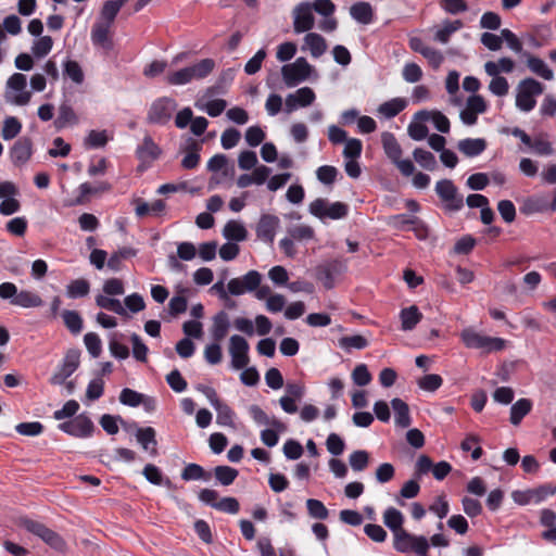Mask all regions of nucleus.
Returning a JSON list of instances; mask_svg holds the SVG:
<instances>
[{
	"mask_svg": "<svg viewBox=\"0 0 556 556\" xmlns=\"http://www.w3.org/2000/svg\"><path fill=\"white\" fill-rule=\"evenodd\" d=\"M362 141L356 138H350L344 142L342 154L345 159H358L362 154Z\"/></svg>",
	"mask_w": 556,
	"mask_h": 556,
	"instance_id": "774afa93",
	"label": "nucleus"
},
{
	"mask_svg": "<svg viewBox=\"0 0 556 556\" xmlns=\"http://www.w3.org/2000/svg\"><path fill=\"white\" fill-rule=\"evenodd\" d=\"M13 305L24 308L38 307L42 305V300L35 292L22 290L17 292V295L13 299Z\"/></svg>",
	"mask_w": 556,
	"mask_h": 556,
	"instance_id": "79ce46f5",
	"label": "nucleus"
},
{
	"mask_svg": "<svg viewBox=\"0 0 556 556\" xmlns=\"http://www.w3.org/2000/svg\"><path fill=\"white\" fill-rule=\"evenodd\" d=\"M136 153L142 162H151L160 156L161 149L150 136H146L142 143L137 148Z\"/></svg>",
	"mask_w": 556,
	"mask_h": 556,
	"instance_id": "bb28decb",
	"label": "nucleus"
},
{
	"mask_svg": "<svg viewBox=\"0 0 556 556\" xmlns=\"http://www.w3.org/2000/svg\"><path fill=\"white\" fill-rule=\"evenodd\" d=\"M213 408L216 410V422L223 427H235V412L224 402L218 401Z\"/></svg>",
	"mask_w": 556,
	"mask_h": 556,
	"instance_id": "ea45409f",
	"label": "nucleus"
},
{
	"mask_svg": "<svg viewBox=\"0 0 556 556\" xmlns=\"http://www.w3.org/2000/svg\"><path fill=\"white\" fill-rule=\"evenodd\" d=\"M136 439L141 447L149 452L151 455L155 456L157 454V441H156V432L152 427L138 428L136 433Z\"/></svg>",
	"mask_w": 556,
	"mask_h": 556,
	"instance_id": "412c9836",
	"label": "nucleus"
},
{
	"mask_svg": "<svg viewBox=\"0 0 556 556\" xmlns=\"http://www.w3.org/2000/svg\"><path fill=\"white\" fill-rule=\"evenodd\" d=\"M308 212L320 220L341 219L349 213V206L343 202L330 203L327 199L317 198L308 205Z\"/></svg>",
	"mask_w": 556,
	"mask_h": 556,
	"instance_id": "423d86ee",
	"label": "nucleus"
},
{
	"mask_svg": "<svg viewBox=\"0 0 556 556\" xmlns=\"http://www.w3.org/2000/svg\"><path fill=\"white\" fill-rule=\"evenodd\" d=\"M435 192L444 203V207L448 211L457 212L464 206L463 195L454 182L450 179H442L435 184Z\"/></svg>",
	"mask_w": 556,
	"mask_h": 556,
	"instance_id": "9b49d317",
	"label": "nucleus"
},
{
	"mask_svg": "<svg viewBox=\"0 0 556 556\" xmlns=\"http://www.w3.org/2000/svg\"><path fill=\"white\" fill-rule=\"evenodd\" d=\"M544 92V85L532 77L521 79L516 87V108L523 112H531L536 105V97Z\"/></svg>",
	"mask_w": 556,
	"mask_h": 556,
	"instance_id": "f03ea898",
	"label": "nucleus"
},
{
	"mask_svg": "<svg viewBox=\"0 0 556 556\" xmlns=\"http://www.w3.org/2000/svg\"><path fill=\"white\" fill-rule=\"evenodd\" d=\"M458 150L468 157L480 155L486 148V142L482 138H466L457 143Z\"/></svg>",
	"mask_w": 556,
	"mask_h": 556,
	"instance_id": "a878e982",
	"label": "nucleus"
},
{
	"mask_svg": "<svg viewBox=\"0 0 556 556\" xmlns=\"http://www.w3.org/2000/svg\"><path fill=\"white\" fill-rule=\"evenodd\" d=\"M463 22L460 20L455 21H444L442 26L437 29L434 34V40L440 43H447L451 36L463 28Z\"/></svg>",
	"mask_w": 556,
	"mask_h": 556,
	"instance_id": "4c0bfd02",
	"label": "nucleus"
},
{
	"mask_svg": "<svg viewBox=\"0 0 556 556\" xmlns=\"http://www.w3.org/2000/svg\"><path fill=\"white\" fill-rule=\"evenodd\" d=\"M63 73L66 77H68L72 81H74L77 85H80L84 83L85 75L81 70V66L78 62L73 60H67L63 64Z\"/></svg>",
	"mask_w": 556,
	"mask_h": 556,
	"instance_id": "3c124183",
	"label": "nucleus"
},
{
	"mask_svg": "<svg viewBox=\"0 0 556 556\" xmlns=\"http://www.w3.org/2000/svg\"><path fill=\"white\" fill-rule=\"evenodd\" d=\"M239 471L230 466H216L214 468V476L217 482L224 486H228L237 479Z\"/></svg>",
	"mask_w": 556,
	"mask_h": 556,
	"instance_id": "c03bdc74",
	"label": "nucleus"
},
{
	"mask_svg": "<svg viewBox=\"0 0 556 556\" xmlns=\"http://www.w3.org/2000/svg\"><path fill=\"white\" fill-rule=\"evenodd\" d=\"M31 156V141L27 138L17 140L11 149V159L15 165H24Z\"/></svg>",
	"mask_w": 556,
	"mask_h": 556,
	"instance_id": "5701e85b",
	"label": "nucleus"
},
{
	"mask_svg": "<svg viewBox=\"0 0 556 556\" xmlns=\"http://www.w3.org/2000/svg\"><path fill=\"white\" fill-rule=\"evenodd\" d=\"M109 138L105 130H91L85 139V144L90 149L102 148Z\"/></svg>",
	"mask_w": 556,
	"mask_h": 556,
	"instance_id": "69168bd1",
	"label": "nucleus"
},
{
	"mask_svg": "<svg viewBox=\"0 0 556 556\" xmlns=\"http://www.w3.org/2000/svg\"><path fill=\"white\" fill-rule=\"evenodd\" d=\"M94 300L97 306H99L100 308L112 311L117 315H126V308L117 299H113L112 296L104 294H98Z\"/></svg>",
	"mask_w": 556,
	"mask_h": 556,
	"instance_id": "37998d69",
	"label": "nucleus"
},
{
	"mask_svg": "<svg viewBox=\"0 0 556 556\" xmlns=\"http://www.w3.org/2000/svg\"><path fill=\"white\" fill-rule=\"evenodd\" d=\"M62 317L65 326L72 333L76 334L81 331L83 319L76 311H64Z\"/></svg>",
	"mask_w": 556,
	"mask_h": 556,
	"instance_id": "bf43d9fd",
	"label": "nucleus"
},
{
	"mask_svg": "<svg viewBox=\"0 0 556 556\" xmlns=\"http://www.w3.org/2000/svg\"><path fill=\"white\" fill-rule=\"evenodd\" d=\"M18 194V189L11 181L0 182V214L9 216L20 211L21 204L15 199Z\"/></svg>",
	"mask_w": 556,
	"mask_h": 556,
	"instance_id": "f3484780",
	"label": "nucleus"
},
{
	"mask_svg": "<svg viewBox=\"0 0 556 556\" xmlns=\"http://www.w3.org/2000/svg\"><path fill=\"white\" fill-rule=\"evenodd\" d=\"M249 343L239 334H233L229 339L228 352L231 357V366L235 369H243L249 364Z\"/></svg>",
	"mask_w": 556,
	"mask_h": 556,
	"instance_id": "ddd939ff",
	"label": "nucleus"
},
{
	"mask_svg": "<svg viewBox=\"0 0 556 556\" xmlns=\"http://www.w3.org/2000/svg\"><path fill=\"white\" fill-rule=\"evenodd\" d=\"M181 478L186 481L190 480H204L207 481L211 478V473L206 472L202 466L198 464H188L182 472Z\"/></svg>",
	"mask_w": 556,
	"mask_h": 556,
	"instance_id": "de8ad7c7",
	"label": "nucleus"
},
{
	"mask_svg": "<svg viewBox=\"0 0 556 556\" xmlns=\"http://www.w3.org/2000/svg\"><path fill=\"white\" fill-rule=\"evenodd\" d=\"M90 291V283L86 279H75L66 287V295L71 299L86 296Z\"/></svg>",
	"mask_w": 556,
	"mask_h": 556,
	"instance_id": "49530a36",
	"label": "nucleus"
},
{
	"mask_svg": "<svg viewBox=\"0 0 556 556\" xmlns=\"http://www.w3.org/2000/svg\"><path fill=\"white\" fill-rule=\"evenodd\" d=\"M406 101L402 98H394L381 103L377 113L384 118H393L406 108Z\"/></svg>",
	"mask_w": 556,
	"mask_h": 556,
	"instance_id": "2f4dec72",
	"label": "nucleus"
},
{
	"mask_svg": "<svg viewBox=\"0 0 556 556\" xmlns=\"http://www.w3.org/2000/svg\"><path fill=\"white\" fill-rule=\"evenodd\" d=\"M393 546L400 553L407 554L413 552L417 556H428L430 548L429 540L426 536L415 535L406 530L396 534Z\"/></svg>",
	"mask_w": 556,
	"mask_h": 556,
	"instance_id": "0eeeda50",
	"label": "nucleus"
},
{
	"mask_svg": "<svg viewBox=\"0 0 556 556\" xmlns=\"http://www.w3.org/2000/svg\"><path fill=\"white\" fill-rule=\"evenodd\" d=\"M556 488L551 489L549 486L542 485L536 489H529V490H516L511 493L513 501L518 505H528L531 503L539 504L543 502L545 498H547L549 495L555 494Z\"/></svg>",
	"mask_w": 556,
	"mask_h": 556,
	"instance_id": "dca6fc26",
	"label": "nucleus"
},
{
	"mask_svg": "<svg viewBox=\"0 0 556 556\" xmlns=\"http://www.w3.org/2000/svg\"><path fill=\"white\" fill-rule=\"evenodd\" d=\"M381 142L386 155L393 162L402 156V148L392 132L386 131L381 135Z\"/></svg>",
	"mask_w": 556,
	"mask_h": 556,
	"instance_id": "e433bc0d",
	"label": "nucleus"
},
{
	"mask_svg": "<svg viewBox=\"0 0 556 556\" xmlns=\"http://www.w3.org/2000/svg\"><path fill=\"white\" fill-rule=\"evenodd\" d=\"M491 77L492 79L489 84V91L496 97H505L509 91L508 80L501 75Z\"/></svg>",
	"mask_w": 556,
	"mask_h": 556,
	"instance_id": "052dcab7",
	"label": "nucleus"
},
{
	"mask_svg": "<svg viewBox=\"0 0 556 556\" xmlns=\"http://www.w3.org/2000/svg\"><path fill=\"white\" fill-rule=\"evenodd\" d=\"M422 314L419 312V308L416 305H412L401 309L400 319H401V329L403 331L413 330L417 324L421 320Z\"/></svg>",
	"mask_w": 556,
	"mask_h": 556,
	"instance_id": "c85d7f7f",
	"label": "nucleus"
},
{
	"mask_svg": "<svg viewBox=\"0 0 556 556\" xmlns=\"http://www.w3.org/2000/svg\"><path fill=\"white\" fill-rule=\"evenodd\" d=\"M532 402L529 399H519L510 407L509 421L518 426L521 420L531 412Z\"/></svg>",
	"mask_w": 556,
	"mask_h": 556,
	"instance_id": "f704fd0d",
	"label": "nucleus"
},
{
	"mask_svg": "<svg viewBox=\"0 0 556 556\" xmlns=\"http://www.w3.org/2000/svg\"><path fill=\"white\" fill-rule=\"evenodd\" d=\"M247 235L248 231L243 224L237 220H229L223 229V236L227 240L243 241L247 239Z\"/></svg>",
	"mask_w": 556,
	"mask_h": 556,
	"instance_id": "a19ab883",
	"label": "nucleus"
},
{
	"mask_svg": "<svg viewBox=\"0 0 556 556\" xmlns=\"http://www.w3.org/2000/svg\"><path fill=\"white\" fill-rule=\"evenodd\" d=\"M391 406L394 410L395 424L401 428H407L412 422L408 405L403 400L395 397L391 401Z\"/></svg>",
	"mask_w": 556,
	"mask_h": 556,
	"instance_id": "473e14b6",
	"label": "nucleus"
},
{
	"mask_svg": "<svg viewBox=\"0 0 556 556\" xmlns=\"http://www.w3.org/2000/svg\"><path fill=\"white\" fill-rule=\"evenodd\" d=\"M529 148L541 156H549L554 153L552 143L543 135L534 137Z\"/></svg>",
	"mask_w": 556,
	"mask_h": 556,
	"instance_id": "4d7b16f0",
	"label": "nucleus"
},
{
	"mask_svg": "<svg viewBox=\"0 0 556 556\" xmlns=\"http://www.w3.org/2000/svg\"><path fill=\"white\" fill-rule=\"evenodd\" d=\"M84 342L87 351L93 358L100 356L102 351V342L96 332H87L84 337Z\"/></svg>",
	"mask_w": 556,
	"mask_h": 556,
	"instance_id": "0e129e2a",
	"label": "nucleus"
},
{
	"mask_svg": "<svg viewBox=\"0 0 556 556\" xmlns=\"http://www.w3.org/2000/svg\"><path fill=\"white\" fill-rule=\"evenodd\" d=\"M314 67L305 58H298L293 63L282 66L281 75L287 87H295L305 81L312 74Z\"/></svg>",
	"mask_w": 556,
	"mask_h": 556,
	"instance_id": "9d476101",
	"label": "nucleus"
},
{
	"mask_svg": "<svg viewBox=\"0 0 556 556\" xmlns=\"http://www.w3.org/2000/svg\"><path fill=\"white\" fill-rule=\"evenodd\" d=\"M293 31L295 34L308 33L315 26V16L311 1H302L292 9Z\"/></svg>",
	"mask_w": 556,
	"mask_h": 556,
	"instance_id": "f8f14e48",
	"label": "nucleus"
},
{
	"mask_svg": "<svg viewBox=\"0 0 556 556\" xmlns=\"http://www.w3.org/2000/svg\"><path fill=\"white\" fill-rule=\"evenodd\" d=\"M417 219V216L407 214H397L388 217L387 224L396 230H408Z\"/></svg>",
	"mask_w": 556,
	"mask_h": 556,
	"instance_id": "8fccbe9b",
	"label": "nucleus"
},
{
	"mask_svg": "<svg viewBox=\"0 0 556 556\" xmlns=\"http://www.w3.org/2000/svg\"><path fill=\"white\" fill-rule=\"evenodd\" d=\"M53 46L52 38L50 36H43L37 39L33 47L31 52L37 58H43L51 51Z\"/></svg>",
	"mask_w": 556,
	"mask_h": 556,
	"instance_id": "338daca9",
	"label": "nucleus"
},
{
	"mask_svg": "<svg viewBox=\"0 0 556 556\" xmlns=\"http://www.w3.org/2000/svg\"><path fill=\"white\" fill-rule=\"evenodd\" d=\"M80 352L78 350H70L59 366L58 370L50 378V382L55 386L65 383L79 366Z\"/></svg>",
	"mask_w": 556,
	"mask_h": 556,
	"instance_id": "2eb2a0df",
	"label": "nucleus"
},
{
	"mask_svg": "<svg viewBox=\"0 0 556 556\" xmlns=\"http://www.w3.org/2000/svg\"><path fill=\"white\" fill-rule=\"evenodd\" d=\"M348 269L346 261L334 258L319 264L316 269V279L323 283L326 289H332L340 276Z\"/></svg>",
	"mask_w": 556,
	"mask_h": 556,
	"instance_id": "6e6552de",
	"label": "nucleus"
},
{
	"mask_svg": "<svg viewBox=\"0 0 556 556\" xmlns=\"http://www.w3.org/2000/svg\"><path fill=\"white\" fill-rule=\"evenodd\" d=\"M215 67V60L211 58L201 59L193 64L168 73L166 83L170 86H185L194 80H203L214 72Z\"/></svg>",
	"mask_w": 556,
	"mask_h": 556,
	"instance_id": "f257e3e1",
	"label": "nucleus"
},
{
	"mask_svg": "<svg viewBox=\"0 0 556 556\" xmlns=\"http://www.w3.org/2000/svg\"><path fill=\"white\" fill-rule=\"evenodd\" d=\"M5 101L14 105H26L29 103L31 92L27 90V78L24 74L14 73L7 81Z\"/></svg>",
	"mask_w": 556,
	"mask_h": 556,
	"instance_id": "39448f33",
	"label": "nucleus"
},
{
	"mask_svg": "<svg viewBox=\"0 0 556 556\" xmlns=\"http://www.w3.org/2000/svg\"><path fill=\"white\" fill-rule=\"evenodd\" d=\"M59 429L75 438H88L91 437L94 425L86 414H80L68 421L60 424Z\"/></svg>",
	"mask_w": 556,
	"mask_h": 556,
	"instance_id": "4468645a",
	"label": "nucleus"
},
{
	"mask_svg": "<svg viewBox=\"0 0 556 556\" xmlns=\"http://www.w3.org/2000/svg\"><path fill=\"white\" fill-rule=\"evenodd\" d=\"M22 130L21 122L14 116H8L3 121L1 136L4 140H12Z\"/></svg>",
	"mask_w": 556,
	"mask_h": 556,
	"instance_id": "603ef678",
	"label": "nucleus"
},
{
	"mask_svg": "<svg viewBox=\"0 0 556 556\" xmlns=\"http://www.w3.org/2000/svg\"><path fill=\"white\" fill-rule=\"evenodd\" d=\"M368 345V341L361 334L342 337L339 339V346L345 351L352 349L363 350Z\"/></svg>",
	"mask_w": 556,
	"mask_h": 556,
	"instance_id": "6e6d98bb",
	"label": "nucleus"
},
{
	"mask_svg": "<svg viewBox=\"0 0 556 556\" xmlns=\"http://www.w3.org/2000/svg\"><path fill=\"white\" fill-rule=\"evenodd\" d=\"M288 235L294 241H308L314 238L315 231L311 226L301 224L289 227Z\"/></svg>",
	"mask_w": 556,
	"mask_h": 556,
	"instance_id": "864d4df0",
	"label": "nucleus"
},
{
	"mask_svg": "<svg viewBox=\"0 0 556 556\" xmlns=\"http://www.w3.org/2000/svg\"><path fill=\"white\" fill-rule=\"evenodd\" d=\"M316 94L311 87H302L293 93H289L285 101V111L292 113L300 108H306L314 103Z\"/></svg>",
	"mask_w": 556,
	"mask_h": 556,
	"instance_id": "a211bd4d",
	"label": "nucleus"
},
{
	"mask_svg": "<svg viewBox=\"0 0 556 556\" xmlns=\"http://www.w3.org/2000/svg\"><path fill=\"white\" fill-rule=\"evenodd\" d=\"M484 72L489 76H497L501 73L509 74L515 68V62L510 58L503 56L498 59L496 62L488 61L483 65Z\"/></svg>",
	"mask_w": 556,
	"mask_h": 556,
	"instance_id": "cd10ccee",
	"label": "nucleus"
},
{
	"mask_svg": "<svg viewBox=\"0 0 556 556\" xmlns=\"http://www.w3.org/2000/svg\"><path fill=\"white\" fill-rule=\"evenodd\" d=\"M414 160L425 169L434 170L437 168L435 156L421 148H416L413 152Z\"/></svg>",
	"mask_w": 556,
	"mask_h": 556,
	"instance_id": "09e8293b",
	"label": "nucleus"
},
{
	"mask_svg": "<svg viewBox=\"0 0 556 556\" xmlns=\"http://www.w3.org/2000/svg\"><path fill=\"white\" fill-rule=\"evenodd\" d=\"M77 122L78 118L73 108L67 102H63L59 106L58 117L54 121V126L58 129H62L68 125H75Z\"/></svg>",
	"mask_w": 556,
	"mask_h": 556,
	"instance_id": "c9c22d12",
	"label": "nucleus"
},
{
	"mask_svg": "<svg viewBox=\"0 0 556 556\" xmlns=\"http://www.w3.org/2000/svg\"><path fill=\"white\" fill-rule=\"evenodd\" d=\"M249 414L257 425H270L275 428H282V424L278 419H270L258 405H251L249 407Z\"/></svg>",
	"mask_w": 556,
	"mask_h": 556,
	"instance_id": "a18cd8bd",
	"label": "nucleus"
},
{
	"mask_svg": "<svg viewBox=\"0 0 556 556\" xmlns=\"http://www.w3.org/2000/svg\"><path fill=\"white\" fill-rule=\"evenodd\" d=\"M119 402L130 407H137L141 404L153 405L154 401L150 397H146L142 393H139L132 389L124 388L119 394Z\"/></svg>",
	"mask_w": 556,
	"mask_h": 556,
	"instance_id": "7c9ffc66",
	"label": "nucleus"
},
{
	"mask_svg": "<svg viewBox=\"0 0 556 556\" xmlns=\"http://www.w3.org/2000/svg\"><path fill=\"white\" fill-rule=\"evenodd\" d=\"M523 56L526 58V65L532 74L541 77L544 80L549 81L554 79L555 75L553 70L543 59L530 53H523Z\"/></svg>",
	"mask_w": 556,
	"mask_h": 556,
	"instance_id": "aec40b11",
	"label": "nucleus"
},
{
	"mask_svg": "<svg viewBox=\"0 0 556 556\" xmlns=\"http://www.w3.org/2000/svg\"><path fill=\"white\" fill-rule=\"evenodd\" d=\"M417 118L420 119H428L431 118L434 127L443 134H446L450 131V121L448 118L441 112L434 111V112H428V111H419L416 114Z\"/></svg>",
	"mask_w": 556,
	"mask_h": 556,
	"instance_id": "58836bf2",
	"label": "nucleus"
},
{
	"mask_svg": "<svg viewBox=\"0 0 556 556\" xmlns=\"http://www.w3.org/2000/svg\"><path fill=\"white\" fill-rule=\"evenodd\" d=\"M20 525L31 534L40 538L47 545L58 552H65L66 543L55 531L43 523L28 518L21 519Z\"/></svg>",
	"mask_w": 556,
	"mask_h": 556,
	"instance_id": "20e7f679",
	"label": "nucleus"
},
{
	"mask_svg": "<svg viewBox=\"0 0 556 556\" xmlns=\"http://www.w3.org/2000/svg\"><path fill=\"white\" fill-rule=\"evenodd\" d=\"M351 16L358 23L367 25L372 22L374 11L368 2H356L350 8Z\"/></svg>",
	"mask_w": 556,
	"mask_h": 556,
	"instance_id": "72a5a7b5",
	"label": "nucleus"
},
{
	"mask_svg": "<svg viewBox=\"0 0 556 556\" xmlns=\"http://www.w3.org/2000/svg\"><path fill=\"white\" fill-rule=\"evenodd\" d=\"M307 513L312 518L325 520L329 516V511L324 503L319 500L308 498L306 501Z\"/></svg>",
	"mask_w": 556,
	"mask_h": 556,
	"instance_id": "13d9d810",
	"label": "nucleus"
},
{
	"mask_svg": "<svg viewBox=\"0 0 556 556\" xmlns=\"http://www.w3.org/2000/svg\"><path fill=\"white\" fill-rule=\"evenodd\" d=\"M123 5L119 0L105 1L101 10L102 22L112 25Z\"/></svg>",
	"mask_w": 556,
	"mask_h": 556,
	"instance_id": "5fc2aeb1",
	"label": "nucleus"
},
{
	"mask_svg": "<svg viewBox=\"0 0 556 556\" xmlns=\"http://www.w3.org/2000/svg\"><path fill=\"white\" fill-rule=\"evenodd\" d=\"M303 50H308L314 59L320 58L327 50L325 38L316 33H307L304 37Z\"/></svg>",
	"mask_w": 556,
	"mask_h": 556,
	"instance_id": "4be33fe9",
	"label": "nucleus"
},
{
	"mask_svg": "<svg viewBox=\"0 0 556 556\" xmlns=\"http://www.w3.org/2000/svg\"><path fill=\"white\" fill-rule=\"evenodd\" d=\"M352 380L358 387H365L370 383L372 377L365 364H358L352 371Z\"/></svg>",
	"mask_w": 556,
	"mask_h": 556,
	"instance_id": "680f3d73",
	"label": "nucleus"
},
{
	"mask_svg": "<svg viewBox=\"0 0 556 556\" xmlns=\"http://www.w3.org/2000/svg\"><path fill=\"white\" fill-rule=\"evenodd\" d=\"M403 522L404 516L399 509L394 507H388L384 510L383 523L393 532L394 538H396V534H400L401 531H405L402 527Z\"/></svg>",
	"mask_w": 556,
	"mask_h": 556,
	"instance_id": "c756f323",
	"label": "nucleus"
},
{
	"mask_svg": "<svg viewBox=\"0 0 556 556\" xmlns=\"http://www.w3.org/2000/svg\"><path fill=\"white\" fill-rule=\"evenodd\" d=\"M459 338L466 348L480 350L484 353L502 351L506 343L502 338L484 336L472 327L463 329Z\"/></svg>",
	"mask_w": 556,
	"mask_h": 556,
	"instance_id": "7ed1b4c3",
	"label": "nucleus"
},
{
	"mask_svg": "<svg viewBox=\"0 0 556 556\" xmlns=\"http://www.w3.org/2000/svg\"><path fill=\"white\" fill-rule=\"evenodd\" d=\"M111 25L109 23L97 22L91 29V41L94 46L102 47L106 50L112 48V40L110 39Z\"/></svg>",
	"mask_w": 556,
	"mask_h": 556,
	"instance_id": "b1692460",
	"label": "nucleus"
},
{
	"mask_svg": "<svg viewBox=\"0 0 556 556\" xmlns=\"http://www.w3.org/2000/svg\"><path fill=\"white\" fill-rule=\"evenodd\" d=\"M178 104L174 98L161 97L155 99L148 111L147 121L150 124L165 125L176 111Z\"/></svg>",
	"mask_w": 556,
	"mask_h": 556,
	"instance_id": "1a4fd4ad",
	"label": "nucleus"
},
{
	"mask_svg": "<svg viewBox=\"0 0 556 556\" xmlns=\"http://www.w3.org/2000/svg\"><path fill=\"white\" fill-rule=\"evenodd\" d=\"M369 454L364 450L354 451L350 454L349 463L354 471H362L368 466Z\"/></svg>",
	"mask_w": 556,
	"mask_h": 556,
	"instance_id": "e2e57ef3",
	"label": "nucleus"
},
{
	"mask_svg": "<svg viewBox=\"0 0 556 556\" xmlns=\"http://www.w3.org/2000/svg\"><path fill=\"white\" fill-rule=\"evenodd\" d=\"M230 327L229 316L225 311L218 312L213 317L211 334L214 341L220 342L228 333Z\"/></svg>",
	"mask_w": 556,
	"mask_h": 556,
	"instance_id": "393cba45",
	"label": "nucleus"
},
{
	"mask_svg": "<svg viewBox=\"0 0 556 556\" xmlns=\"http://www.w3.org/2000/svg\"><path fill=\"white\" fill-rule=\"evenodd\" d=\"M279 218L275 215H263L256 226V236L264 242L273 243L276 230L279 226Z\"/></svg>",
	"mask_w": 556,
	"mask_h": 556,
	"instance_id": "6ab92c4d",
	"label": "nucleus"
}]
</instances>
